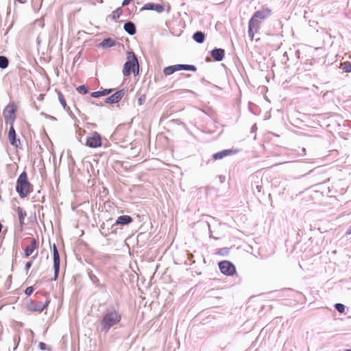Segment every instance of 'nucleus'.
Instances as JSON below:
<instances>
[{"instance_id":"nucleus-1","label":"nucleus","mask_w":351,"mask_h":351,"mask_svg":"<svg viewBox=\"0 0 351 351\" xmlns=\"http://www.w3.org/2000/svg\"><path fill=\"white\" fill-rule=\"evenodd\" d=\"M121 318V314L117 310L107 311L101 320V330L108 332L111 327L118 324Z\"/></svg>"},{"instance_id":"nucleus-2","label":"nucleus","mask_w":351,"mask_h":351,"mask_svg":"<svg viewBox=\"0 0 351 351\" xmlns=\"http://www.w3.org/2000/svg\"><path fill=\"white\" fill-rule=\"evenodd\" d=\"M16 191L21 198L26 197L33 191L32 185L29 182L27 174L25 171L22 172L18 177Z\"/></svg>"},{"instance_id":"nucleus-3","label":"nucleus","mask_w":351,"mask_h":351,"mask_svg":"<svg viewBox=\"0 0 351 351\" xmlns=\"http://www.w3.org/2000/svg\"><path fill=\"white\" fill-rule=\"evenodd\" d=\"M16 110L17 107L14 103L9 104L6 106L3 112L6 123L10 125H14V122L16 119Z\"/></svg>"},{"instance_id":"nucleus-4","label":"nucleus","mask_w":351,"mask_h":351,"mask_svg":"<svg viewBox=\"0 0 351 351\" xmlns=\"http://www.w3.org/2000/svg\"><path fill=\"white\" fill-rule=\"evenodd\" d=\"M50 302L49 300H47L45 303L36 300H30L26 304V309L32 313H41L48 306Z\"/></svg>"},{"instance_id":"nucleus-5","label":"nucleus","mask_w":351,"mask_h":351,"mask_svg":"<svg viewBox=\"0 0 351 351\" xmlns=\"http://www.w3.org/2000/svg\"><path fill=\"white\" fill-rule=\"evenodd\" d=\"M219 267L221 272L226 276H232L236 273L235 266L228 261L219 262Z\"/></svg>"},{"instance_id":"nucleus-6","label":"nucleus","mask_w":351,"mask_h":351,"mask_svg":"<svg viewBox=\"0 0 351 351\" xmlns=\"http://www.w3.org/2000/svg\"><path fill=\"white\" fill-rule=\"evenodd\" d=\"M102 145L101 136L97 132H93L90 136L87 137L86 145L90 148H97Z\"/></svg>"},{"instance_id":"nucleus-7","label":"nucleus","mask_w":351,"mask_h":351,"mask_svg":"<svg viewBox=\"0 0 351 351\" xmlns=\"http://www.w3.org/2000/svg\"><path fill=\"white\" fill-rule=\"evenodd\" d=\"M270 14V10L268 9H265L262 10L256 11L250 21H253V22L259 25V21L258 19L263 20L268 17Z\"/></svg>"},{"instance_id":"nucleus-8","label":"nucleus","mask_w":351,"mask_h":351,"mask_svg":"<svg viewBox=\"0 0 351 351\" xmlns=\"http://www.w3.org/2000/svg\"><path fill=\"white\" fill-rule=\"evenodd\" d=\"M8 139L10 144L14 147L18 148L20 146L21 141L20 139L16 138V134L13 125H10V127L8 132Z\"/></svg>"},{"instance_id":"nucleus-9","label":"nucleus","mask_w":351,"mask_h":351,"mask_svg":"<svg viewBox=\"0 0 351 351\" xmlns=\"http://www.w3.org/2000/svg\"><path fill=\"white\" fill-rule=\"evenodd\" d=\"M38 242L36 239H32L30 243L27 245L24 250V254L26 258L31 256L34 252L38 248Z\"/></svg>"},{"instance_id":"nucleus-10","label":"nucleus","mask_w":351,"mask_h":351,"mask_svg":"<svg viewBox=\"0 0 351 351\" xmlns=\"http://www.w3.org/2000/svg\"><path fill=\"white\" fill-rule=\"evenodd\" d=\"M125 92L123 90H120L114 93L111 96L106 99V102L108 104L118 103L123 97Z\"/></svg>"},{"instance_id":"nucleus-11","label":"nucleus","mask_w":351,"mask_h":351,"mask_svg":"<svg viewBox=\"0 0 351 351\" xmlns=\"http://www.w3.org/2000/svg\"><path fill=\"white\" fill-rule=\"evenodd\" d=\"M15 210L18 215L19 223H20V232L23 231V226L25 224V219L27 216V213L25 211L23 208L18 206L15 208Z\"/></svg>"},{"instance_id":"nucleus-12","label":"nucleus","mask_w":351,"mask_h":351,"mask_svg":"<svg viewBox=\"0 0 351 351\" xmlns=\"http://www.w3.org/2000/svg\"><path fill=\"white\" fill-rule=\"evenodd\" d=\"M237 152V151L234 150V149H224V150H223L221 152L215 153L213 156V158L215 160H220V159H222L224 157H226V156L234 154Z\"/></svg>"},{"instance_id":"nucleus-13","label":"nucleus","mask_w":351,"mask_h":351,"mask_svg":"<svg viewBox=\"0 0 351 351\" xmlns=\"http://www.w3.org/2000/svg\"><path fill=\"white\" fill-rule=\"evenodd\" d=\"M123 66H139L138 59L135 54L130 51L127 54V61Z\"/></svg>"},{"instance_id":"nucleus-14","label":"nucleus","mask_w":351,"mask_h":351,"mask_svg":"<svg viewBox=\"0 0 351 351\" xmlns=\"http://www.w3.org/2000/svg\"><path fill=\"white\" fill-rule=\"evenodd\" d=\"M147 10H155L158 13H161L164 11V7L160 4H156L154 3H146L142 8Z\"/></svg>"},{"instance_id":"nucleus-15","label":"nucleus","mask_w":351,"mask_h":351,"mask_svg":"<svg viewBox=\"0 0 351 351\" xmlns=\"http://www.w3.org/2000/svg\"><path fill=\"white\" fill-rule=\"evenodd\" d=\"M181 69L196 71V67H165L163 72L166 75H171L176 71Z\"/></svg>"},{"instance_id":"nucleus-16","label":"nucleus","mask_w":351,"mask_h":351,"mask_svg":"<svg viewBox=\"0 0 351 351\" xmlns=\"http://www.w3.org/2000/svg\"><path fill=\"white\" fill-rule=\"evenodd\" d=\"M117 43V42L115 40L111 38H105L101 43H100L99 47L102 49H108L115 46Z\"/></svg>"},{"instance_id":"nucleus-17","label":"nucleus","mask_w":351,"mask_h":351,"mask_svg":"<svg viewBox=\"0 0 351 351\" xmlns=\"http://www.w3.org/2000/svg\"><path fill=\"white\" fill-rule=\"evenodd\" d=\"M210 53L212 58L217 61L221 60L225 54L224 50L222 49H215Z\"/></svg>"},{"instance_id":"nucleus-18","label":"nucleus","mask_w":351,"mask_h":351,"mask_svg":"<svg viewBox=\"0 0 351 351\" xmlns=\"http://www.w3.org/2000/svg\"><path fill=\"white\" fill-rule=\"evenodd\" d=\"M132 218L130 216L121 215L117 218V219L115 222V225H121V226L128 225V224L132 223Z\"/></svg>"},{"instance_id":"nucleus-19","label":"nucleus","mask_w":351,"mask_h":351,"mask_svg":"<svg viewBox=\"0 0 351 351\" xmlns=\"http://www.w3.org/2000/svg\"><path fill=\"white\" fill-rule=\"evenodd\" d=\"M124 30L130 35L132 36L136 33V27L132 22H127L124 24Z\"/></svg>"},{"instance_id":"nucleus-20","label":"nucleus","mask_w":351,"mask_h":351,"mask_svg":"<svg viewBox=\"0 0 351 351\" xmlns=\"http://www.w3.org/2000/svg\"><path fill=\"white\" fill-rule=\"evenodd\" d=\"M258 27V25L254 23L253 22V21H249L248 34H249V36L250 37L251 40H252L254 38V34L255 33L254 32V29H255V31H256Z\"/></svg>"},{"instance_id":"nucleus-21","label":"nucleus","mask_w":351,"mask_h":351,"mask_svg":"<svg viewBox=\"0 0 351 351\" xmlns=\"http://www.w3.org/2000/svg\"><path fill=\"white\" fill-rule=\"evenodd\" d=\"M112 89H104L103 90L93 92L91 93V97L96 98L101 96H105L112 93Z\"/></svg>"},{"instance_id":"nucleus-22","label":"nucleus","mask_w":351,"mask_h":351,"mask_svg":"<svg viewBox=\"0 0 351 351\" xmlns=\"http://www.w3.org/2000/svg\"><path fill=\"white\" fill-rule=\"evenodd\" d=\"M193 38L197 43H202L205 36L204 34L202 32H197L193 34Z\"/></svg>"},{"instance_id":"nucleus-23","label":"nucleus","mask_w":351,"mask_h":351,"mask_svg":"<svg viewBox=\"0 0 351 351\" xmlns=\"http://www.w3.org/2000/svg\"><path fill=\"white\" fill-rule=\"evenodd\" d=\"M54 276L57 278L60 270V257L53 258Z\"/></svg>"},{"instance_id":"nucleus-24","label":"nucleus","mask_w":351,"mask_h":351,"mask_svg":"<svg viewBox=\"0 0 351 351\" xmlns=\"http://www.w3.org/2000/svg\"><path fill=\"white\" fill-rule=\"evenodd\" d=\"M122 10L121 8H117L114 11L112 12V14L110 15V18L112 20H117L119 18L120 15L121 14Z\"/></svg>"},{"instance_id":"nucleus-25","label":"nucleus","mask_w":351,"mask_h":351,"mask_svg":"<svg viewBox=\"0 0 351 351\" xmlns=\"http://www.w3.org/2000/svg\"><path fill=\"white\" fill-rule=\"evenodd\" d=\"M58 100H59L60 103L61 104V105L62 106L64 109H66L67 107V105H66V100H65V98H64L63 94L61 92H58Z\"/></svg>"},{"instance_id":"nucleus-26","label":"nucleus","mask_w":351,"mask_h":351,"mask_svg":"<svg viewBox=\"0 0 351 351\" xmlns=\"http://www.w3.org/2000/svg\"><path fill=\"white\" fill-rule=\"evenodd\" d=\"M78 93L81 94H86L88 93V88L84 85H81L77 88Z\"/></svg>"},{"instance_id":"nucleus-27","label":"nucleus","mask_w":351,"mask_h":351,"mask_svg":"<svg viewBox=\"0 0 351 351\" xmlns=\"http://www.w3.org/2000/svg\"><path fill=\"white\" fill-rule=\"evenodd\" d=\"M8 59L5 56H0V66H8Z\"/></svg>"},{"instance_id":"nucleus-28","label":"nucleus","mask_w":351,"mask_h":351,"mask_svg":"<svg viewBox=\"0 0 351 351\" xmlns=\"http://www.w3.org/2000/svg\"><path fill=\"white\" fill-rule=\"evenodd\" d=\"M335 308L338 312L341 313H343L345 311V306L340 303H337L335 304Z\"/></svg>"},{"instance_id":"nucleus-29","label":"nucleus","mask_w":351,"mask_h":351,"mask_svg":"<svg viewBox=\"0 0 351 351\" xmlns=\"http://www.w3.org/2000/svg\"><path fill=\"white\" fill-rule=\"evenodd\" d=\"M60 257L58 250L57 249V247L55 244L53 245V258H57Z\"/></svg>"},{"instance_id":"nucleus-30","label":"nucleus","mask_w":351,"mask_h":351,"mask_svg":"<svg viewBox=\"0 0 351 351\" xmlns=\"http://www.w3.org/2000/svg\"><path fill=\"white\" fill-rule=\"evenodd\" d=\"M132 73V67H124L123 73L124 75L128 76Z\"/></svg>"},{"instance_id":"nucleus-31","label":"nucleus","mask_w":351,"mask_h":351,"mask_svg":"<svg viewBox=\"0 0 351 351\" xmlns=\"http://www.w3.org/2000/svg\"><path fill=\"white\" fill-rule=\"evenodd\" d=\"M34 291V289L33 287H28L26 288V289L25 290V293L27 295H30Z\"/></svg>"},{"instance_id":"nucleus-32","label":"nucleus","mask_w":351,"mask_h":351,"mask_svg":"<svg viewBox=\"0 0 351 351\" xmlns=\"http://www.w3.org/2000/svg\"><path fill=\"white\" fill-rule=\"evenodd\" d=\"M313 50L317 52L318 55L324 56L325 53L324 49L322 47L314 48Z\"/></svg>"},{"instance_id":"nucleus-33","label":"nucleus","mask_w":351,"mask_h":351,"mask_svg":"<svg viewBox=\"0 0 351 351\" xmlns=\"http://www.w3.org/2000/svg\"><path fill=\"white\" fill-rule=\"evenodd\" d=\"M145 100V95H143V96L140 97L138 99V104L139 106L143 105Z\"/></svg>"},{"instance_id":"nucleus-34","label":"nucleus","mask_w":351,"mask_h":351,"mask_svg":"<svg viewBox=\"0 0 351 351\" xmlns=\"http://www.w3.org/2000/svg\"><path fill=\"white\" fill-rule=\"evenodd\" d=\"M132 72L134 75H138L139 73V67H132Z\"/></svg>"},{"instance_id":"nucleus-35","label":"nucleus","mask_w":351,"mask_h":351,"mask_svg":"<svg viewBox=\"0 0 351 351\" xmlns=\"http://www.w3.org/2000/svg\"><path fill=\"white\" fill-rule=\"evenodd\" d=\"M38 347L42 350H45L47 349L46 344L43 342H40L38 344Z\"/></svg>"},{"instance_id":"nucleus-36","label":"nucleus","mask_w":351,"mask_h":351,"mask_svg":"<svg viewBox=\"0 0 351 351\" xmlns=\"http://www.w3.org/2000/svg\"><path fill=\"white\" fill-rule=\"evenodd\" d=\"M132 0H123L122 2V5L125 6L128 5Z\"/></svg>"},{"instance_id":"nucleus-37","label":"nucleus","mask_w":351,"mask_h":351,"mask_svg":"<svg viewBox=\"0 0 351 351\" xmlns=\"http://www.w3.org/2000/svg\"><path fill=\"white\" fill-rule=\"evenodd\" d=\"M32 266V263L31 262H27L25 265V269L27 270L29 269V268L31 267Z\"/></svg>"},{"instance_id":"nucleus-38","label":"nucleus","mask_w":351,"mask_h":351,"mask_svg":"<svg viewBox=\"0 0 351 351\" xmlns=\"http://www.w3.org/2000/svg\"><path fill=\"white\" fill-rule=\"evenodd\" d=\"M340 66H351L350 64L348 62H345L343 63H340Z\"/></svg>"},{"instance_id":"nucleus-39","label":"nucleus","mask_w":351,"mask_h":351,"mask_svg":"<svg viewBox=\"0 0 351 351\" xmlns=\"http://www.w3.org/2000/svg\"><path fill=\"white\" fill-rule=\"evenodd\" d=\"M344 69H345V72H346V73L351 71V67L346 66V67H344Z\"/></svg>"},{"instance_id":"nucleus-40","label":"nucleus","mask_w":351,"mask_h":351,"mask_svg":"<svg viewBox=\"0 0 351 351\" xmlns=\"http://www.w3.org/2000/svg\"><path fill=\"white\" fill-rule=\"evenodd\" d=\"M121 128L120 127H118L117 129L115 131V134H117L119 132V131L121 130Z\"/></svg>"},{"instance_id":"nucleus-41","label":"nucleus","mask_w":351,"mask_h":351,"mask_svg":"<svg viewBox=\"0 0 351 351\" xmlns=\"http://www.w3.org/2000/svg\"><path fill=\"white\" fill-rule=\"evenodd\" d=\"M347 234H351V226L348 228L346 232Z\"/></svg>"},{"instance_id":"nucleus-42","label":"nucleus","mask_w":351,"mask_h":351,"mask_svg":"<svg viewBox=\"0 0 351 351\" xmlns=\"http://www.w3.org/2000/svg\"><path fill=\"white\" fill-rule=\"evenodd\" d=\"M175 66H190V65L189 64H176Z\"/></svg>"},{"instance_id":"nucleus-43","label":"nucleus","mask_w":351,"mask_h":351,"mask_svg":"<svg viewBox=\"0 0 351 351\" xmlns=\"http://www.w3.org/2000/svg\"><path fill=\"white\" fill-rule=\"evenodd\" d=\"M313 60H315V58H313ZM316 63H318V62H315V60H313V62H311L310 64H316Z\"/></svg>"}]
</instances>
